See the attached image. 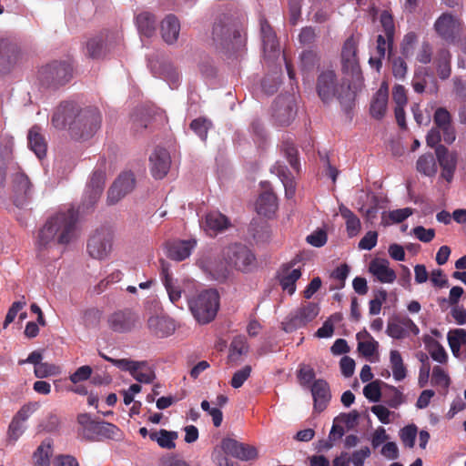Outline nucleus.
<instances>
[{
	"instance_id": "obj_15",
	"label": "nucleus",
	"mask_w": 466,
	"mask_h": 466,
	"mask_svg": "<svg viewBox=\"0 0 466 466\" xmlns=\"http://www.w3.org/2000/svg\"><path fill=\"white\" fill-rule=\"evenodd\" d=\"M138 321V315L129 309L116 310L107 319L110 329L119 333L132 330Z\"/></svg>"
},
{
	"instance_id": "obj_46",
	"label": "nucleus",
	"mask_w": 466,
	"mask_h": 466,
	"mask_svg": "<svg viewBox=\"0 0 466 466\" xmlns=\"http://www.w3.org/2000/svg\"><path fill=\"white\" fill-rule=\"evenodd\" d=\"M435 154L441 169L451 167H456L455 157L450 154L448 149L444 146L439 145L435 148Z\"/></svg>"
},
{
	"instance_id": "obj_21",
	"label": "nucleus",
	"mask_w": 466,
	"mask_h": 466,
	"mask_svg": "<svg viewBox=\"0 0 466 466\" xmlns=\"http://www.w3.org/2000/svg\"><path fill=\"white\" fill-rule=\"evenodd\" d=\"M433 122L435 127L441 130L443 140L451 144L456 135L450 112L445 107H438L433 115Z\"/></svg>"
},
{
	"instance_id": "obj_50",
	"label": "nucleus",
	"mask_w": 466,
	"mask_h": 466,
	"mask_svg": "<svg viewBox=\"0 0 466 466\" xmlns=\"http://www.w3.org/2000/svg\"><path fill=\"white\" fill-rule=\"evenodd\" d=\"M211 127V122L206 118L198 117L190 123V128L198 135L201 140L205 141L208 137V131Z\"/></svg>"
},
{
	"instance_id": "obj_61",
	"label": "nucleus",
	"mask_w": 466,
	"mask_h": 466,
	"mask_svg": "<svg viewBox=\"0 0 466 466\" xmlns=\"http://www.w3.org/2000/svg\"><path fill=\"white\" fill-rule=\"evenodd\" d=\"M386 332L390 337L397 339L407 336L396 318L388 322Z\"/></svg>"
},
{
	"instance_id": "obj_48",
	"label": "nucleus",
	"mask_w": 466,
	"mask_h": 466,
	"mask_svg": "<svg viewBox=\"0 0 466 466\" xmlns=\"http://www.w3.org/2000/svg\"><path fill=\"white\" fill-rule=\"evenodd\" d=\"M314 369L307 364L301 363L297 371L298 380L302 386H309L315 379Z\"/></svg>"
},
{
	"instance_id": "obj_45",
	"label": "nucleus",
	"mask_w": 466,
	"mask_h": 466,
	"mask_svg": "<svg viewBox=\"0 0 466 466\" xmlns=\"http://www.w3.org/2000/svg\"><path fill=\"white\" fill-rule=\"evenodd\" d=\"M281 150L283 151L286 158L288 159L290 167L296 171L299 170V160L298 157V149L296 148L294 143L289 140L283 141L281 146Z\"/></svg>"
},
{
	"instance_id": "obj_26",
	"label": "nucleus",
	"mask_w": 466,
	"mask_h": 466,
	"mask_svg": "<svg viewBox=\"0 0 466 466\" xmlns=\"http://www.w3.org/2000/svg\"><path fill=\"white\" fill-rule=\"evenodd\" d=\"M106 174L101 170H96L87 184L86 198H87L88 206H93L99 199L105 187Z\"/></svg>"
},
{
	"instance_id": "obj_7",
	"label": "nucleus",
	"mask_w": 466,
	"mask_h": 466,
	"mask_svg": "<svg viewBox=\"0 0 466 466\" xmlns=\"http://www.w3.org/2000/svg\"><path fill=\"white\" fill-rule=\"evenodd\" d=\"M72 66L65 61H53L39 70V81L48 88H58L69 82Z\"/></svg>"
},
{
	"instance_id": "obj_49",
	"label": "nucleus",
	"mask_w": 466,
	"mask_h": 466,
	"mask_svg": "<svg viewBox=\"0 0 466 466\" xmlns=\"http://www.w3.org/2000/svg\"><path fill=\"white\" fill-rule=\"evenodd\" d=\"M431 383L432 386H440L443 389H448L450 386V378L441 367L434 366Z\"/></svg>"
},
{
	"instance_id": "obj_58",
	"label": "nucleus",
	"mask_w": 466,
	"mask_h": 466,
	"mask_svg": "<svg viewBox=\"0 0 466 466\" xmlns=\"http://www.w3.org/2000/svg\"><path fill=\"white\" fill-rule=\"evenodd\" d=\"M392 74L395 78L403 80L407 75L408 66L404 59L400 56L392 59Z\"/></svg>"
},
{
	"instance_id": "obj_33",
	"label": "nucleus",
	"mask_w": 466,
	"mask_h": 466,
	"mask_svg": "<svg viewBox=\"0 0 466 466\" xmlns=\"http://www.w3.org/2000/svg\"><path fill=\"white\" fill-rule=\"evenodd\" d=\"M388 89L381 86L373 96L370 103V112L372 117L381 119L387 111Z\"/></svg>"
},
{
	"instance_id": "obj_18",
	"label": "nucleus",
	"mask_w": 466,
	"mask_h": 466,
	"mask_svg": "<svg viewBox=\"0 0 466 466\" xmlns=\"http://www.w3.org/2000/svg\"><path fill=\"white\" fill-rule=\"evenodd\" d=\"M221 448L225 453L241 461H251L258 457V450L256 447L238 442L234 439H223Z\"/></svg>"
},
{
	"instance_id": "obj_20",
	"label": "nucleus",
	"mask_w": 466,
	"mask_h": 466,
	"mask_svg": "<svg viewBox=\"0 0 466 466\" xmlns=\"http://www.w3.org/2000/svg\"><path fill=\"white\" fill-rule=\"evenodd\" d=\"M150 171L156 179L164 178L171 165L169 152L163 147H157L149 157Z\"/></svg>"
},
{
	"instance_id": "obj_16",
	"label": "nucleus",
	"mask_w": 466,
	"mask_h": 466,
	"mask_svg": "<svg viewBox=\"0 0 466 466\" xmlns=\"http://www.w3.org/2000/svg\"><path fill=\"white\" fill-rule=\"evenodd\" d=\"M116 363L119 369L129 371L132 377L141 383H151L156 378L154 370L146 361L122 359Z\"/></svg>"
},
{
	"instance_id": "obj_27",
	"label": "nucleus",
	"mask_w": 466,
	"mask_h": 466,
	"mask_svg": "<svg viewBox=\"0 0 466 466\" xmlns=\"http://www.w3.org/2000/svg\"><path fill=\"white\" fill-rule=\"evenodd\" d=\"M180 23L175 15H167L160 24V33L167 45L175 44L179 35Z\"/></svg>"
},
{
	"instance_id": "obj_35",
	"label": "nucleus",
	"mask_w": 466,
	"mask_h": 466,
	"mask_svg": "<svg viewBox=\"0 0 466 466\" xmlns=\"http://www.w3.org/2000/svg\"><path fill=\"white\" fill-rule=\"evenodd\" d=\"M428 78H431L432 85L429 86L428 92L431 94H436L438 91L437 81L431 77L426 69L421 68L416 70L411 81V86L414 91L418 94L423 93L427 88Z\"/></svg>"
},
{
	"instance_id": "obj_31",
	"label": "nucleus",
	"mask_w": 466,
	"mask_h": 466,
	"mask_svg": "<svg viewBox=\"0 0 466 466\" xmlns=\"http://www.w3.org/2000/svg\"><path fill=\"white\" fill-rule=\"evenodd\" d=\"M28 146L38 158L46 155L47 143L38 126H33L27 135Z\"/></svg>"
},
{
	"instance_id": "obj_52",
	"label": "nucleus",
	"mask_w": 466,
	"mask_h": 466,
	"mask_svg": "<svg viewBox=\"0 0 466 466\" xmlns=\"http://www.w3.org/2000/svg\"><path fill=\"white\" fill-rule=\"evenodd\" d=\"M416 435L417 427L414 424L404 427L400 433L402 443L409 448L414 447Z\"/></svg>"
},
{
	"instance_id": "obj_28",
	"label": "nucleus",
	"mask_w": 466,
	"mask_h": 466,
	"mask_svg": "<svg viewBox=\"0 0 466 466\" xmlns=\"http://www.w3.org/2000/svg\"><path fill=\"white\" fill-rule=\"evenodd\" d=\"M295 111L290 101L278 98L273 105V117L279 126H288L295 117Z\"/></svg>"
},
{
	"instance_id": "obj_47",
	"label": "nucleus",
	"mask_w": 466,
	"mask_h": 466,
	"mask_svg": "<svg viewBox=\"0 0 466 466\" xmlns=\"http://www.w3.org/2000/svg\"><path fill=\"white\" fill-rule=\"evenodd\" d=\"M387 387L389 392L384 394V402L390 408L396 409L404 402L403 394L394 386L387 385Z\"/></svg>"
},
{
	"instance_id": "obj_19",
	"label": "nucleus",
	"mask_w": 466,
	"mask_h": 466,
	"mask_svg": "<svg viewBox=\"0 0 466 466\" xmlns=\"http://www.w3.org/2000/svg\"><path fill=\"white\" fill-rule=\"evenodd\" d=\"M20 59L21 52L15 44L0 40V74L9 73Z\"/></svg>"
},
{
	"instance_id": "obj_40",
	"label": "nucleus",
	"mask_w": 466,
	"mask_h": 466,
	"mask_svg": "<svg viewBox=\"0 0 466 466\" xmlns=\"http://www.w3.org/2000/svg\"><path fill=\"white\" fill-rule=\"evenodd\" d=\"M248 351V345L244 336H236L229 346L228 359L231 362L239 360L242 355H246Z\"/></svg>"
},
{
	"instance_id": "obj_14",
	"label": "nucleus",
	"mask_w": 466,
	"mask_h": 466,
	"mask_svg": "<svg viewBox=\"0 0 466 466\" xmlns=\"http://www.w3.org/2000/svg\"><path fill=\"white\" fill-rule=\"evenodd\" d=\"M136 186L135 176L132 172H123L115 180L107 192V203L115 205L126 195L129 194Z\"/></svg>"
},
{
	"instance_id": "obj_5",
	"label": "nucleus",
	"mask_w": 466,
	"mask_h": 466,
	"mask_svg": "<svg viewBox=\"0 0 466 466\" xmlns=\"http://www.w3.org/2000/svg\"><path fill=\"white\" fill-rule=\"evenodd\" d=\"M123 35L118 31L103 30L86 42V55L96 60L115 56L123 49Z\"/></svg>"
},
{
	"instance_id": "obj_3",
	"label": "nucleus",
	"mask_w": 466,
	"mask_h": 466,
	"mask_svg": "<svg viewBox=\"0 0 466 466\" xmlns=\"http://www.w3.org/2000/svg\"><path fill=\"white\" fill-rule=\"evenodd\" d=\"M212 40L217 49L226 53L238 52L246 44V33L238 16L222 15L214 23Z\"/></svg>"
},
{
	"instance_id": "obj_43",
	"label": "nucleus",
	"mask_w": 466,
	"mask_h": 466,
	"mask_svg": "<svg viewBox=\"0 0 466 466\" xmlns=\"http://www.w3.org/2000/svg\"><path fill=\"white\" fill-rule=\"evenodd\" d=\"M417 170L428 177L434 176L437 172L434 156L431 153L420 156L417 160Z\"/></svg>"
},
{
	"instance_id": "obj_41",
	"label": "nucleus",
	"mask_w": 466,
	"mask_h": 466,
	"mask_svg": "<svg viewBox=\"0 0 466 466\" xmlns=\"http://www.w3.org/2000/svg\"><path fill=\"white\" fill-rule=\"evenodd\" d=\"M436 61L439 76L441 79L449 78L451 73L450 51L445 48L439 50Z\"/></svg>"
},
{
	"instance_id": "obj_13",
	"label": "nucleus",
	"mask_w": 466,
	"mask_h": 466,
	"mask_svg": "<svg viewBox=\"0 0 466 466\" xmlns=\"http://www.w3.org/2000/svg\"><path fill=\"white\" fill-rule=\"evenodd\" d=\"M380 21L384 35H379L377 36L376 54L380 55V57H385L386 51H388L389 56H390V53L392 51L394 43L395 25L392 15L387 11H383L381 13Z\"/></svg>"
},
{
	"instance_id": "obj_38",
	"label": "nucleus",
	"mask_w": 466,
	"mask_h": 466,
	"mask_svg": "<svg viewBox=\"0 0 466 466\" xmlns=\"http://www.w3.org/2000/svg\"><path fill=\"white\" fill-rule=\"evenodd\" d=\"M341 217L346 220V230L350 238L355 237L360 230V218L347 207L341 205L339 207Z\"/></svg>"
},
{
	"instance_id": "obj_8",
	"label": "nucleus",
	"mask_w": 466,
	"mask_h": 466,
	"mask_svg": "<svg viewBox=\"0 0 466 466\" xmlns=\"http://www.w3.org/2000/svg\"><path fill=\"white\" fill-rule=\"evenodd\" d=\"M113 242L114 233L111 228L106 227L96 228L87 241V253L95 259H105L113 249Z\"/></svg>"
},
{
	"instance_id": "obj_39",
	"label": "nucleus",
	"mask_w": 466,
	"mask_h": 466,
	"mask_svg": "<svg viewBox=\"0 0 466 466\" xmlns=\"http://www.w3.org/2000/svg\"><path fill=\"white\" fill-rule=\"evenodd\" d=\"M137 28L143 35L152 36L156 32V17L148 12L140 13L137 18Z\"/></svg>"
},
{
	"instance_id": "obj_32",
	"label": "nucleus",
	"mask_w": 466,
	"mask_h": 466,
	"mask_svg": "<svg viewBox=\"0 0 466 466\" xmlns=\"http://www.w3.org/2000/svg\"><path fill=\"white\" fill-rule=\"evenodd\" d=\"M230 226L229 219L219 211H210L205 216L204 228L210 234H217Z\"/></svg>"
},
{
	"instance_id": "obj_24",
	"label": "nucleus",
	"mask_w": 466,
	"mask_h": 466,
	"mask_svg": "<svg viewBox=\"0 0 466 466\" xmlns=\"http://www.w3.org/2000/svg\"><path fill=\"white\" fill-rule=\"evenodd\" d=\"M197 245L195 239L174 240L167 243V257L173 260L182 261L188 258Z\"/></svg>"
},
{
	"instance_id": "obj_62",
	"label": "nucleus",
	"mask_w": 466,
	"mask_h": 466,
	"mask_svg": "<svg viewBox=\"0 0 466 466\" xmlns=\"http://www.w3.org/2000/svg\"><path fill=\"white\" fill-rule=\"evenodd\" d=\"M307 242L313 247L320 248L323 247L328 240L327 233L319 229L309 235L306 238Z\"/></svg>"
},
{
	"instance_id": "obj_12",
	"label": "nucleus",
	"mask_w": 466,
	"mask_h": 466,
	"mask_svg": "<svg viewBox=\"0 0 466 466\" xmlns=\"http://www.w3.org/2000/svg\"><path fill=\"white\" fill-rule=\"evenodd\" d=\"M224 258L229 268L248 271L255 262V256L246 246L232 244L224 249Z\"/></svg>"
},
{
	"instance_id": "obj_59",
	"label": "nucleus",
	"mask_w": 466,
	"mask_h": 466,
	"mask_svg": "<svg viewBox=\"0 0 466 466\" xmlns=\"http://www.w3.org/2000/svg\"><path fill=\"white\" fill-rule=\"evenodd\" d=\"M432 57V47L431 45L428 41H424L421 43L417 55L416 59L418 62L427 65L431 63Z\"/></svg>"
},
{
	"instance_id": "obj_42",
	"label": "nucleus",
	"mask_w": 466,
	"mask_h": 466,
	"mask_svg": "<svg viewBox=\"0 0 466 466\" xmlns=\"http://www.w3.org/2000/svg\"><path fill=\"white\" fill-rule=\"evenodd\" d=\"M390 361L393 378L399 381L404 380L407 375V370L404 366L402 357L398 350H392L390 351Z\"/></svg>"
},
{
	"instance_id": "obj_23",
	"label": "nucleus",
	"mask_w": 466,
	"mask_h": 466,
	"mask_svg": "<svg viewBox=\"0 0 466 466\" xmlns=\"http://www.w3.org/2000/svg\"><path fill=\"white\" fill-rule=\"evenodd\" d=\"M310 390L314 401V410L318 412L323 411L331 398L329 383L322 379L315 380Z\"/></svg>"
},
{
	"instance_id": "obj_60",
	"label": "nucleus",
	"mask_w": 466,
	"mask_h": 466,
	"mask_svg": "<svg viewBox=\"0 0 466 466\" xmlns=\"http://www.w3.org/2000/svg\"><path fill=\"white\" fill-rule=\"evenodd\" d=\"M301 70L310 71L318 65V57L312 51H304L300 56Z\"/></svg>"
},
{
	"instance_id": "obj_11",
	"label": "nucleus",
	"mask_w": 466,
	"mask_h": 466,
	"mask_svg": "<svg viewBox=\"0 0 466 466\" xmlns=\"http://www.w3.org/2000/svg\"><path fill=\"white\" fill-rule=\"evenodd\" d=\"M360 38V34H352L346 39L341 50L342 71L352 77H359L360 75V66L358 57Z\"/></svg>"
},
{
	"instance_id": "obj_63",
	"label": "nucleus",
	"mask_w": 466,
	"mask_h": 466,
	"mask_svg": "<svg viewBox=\"0 0 466 466\" xmlns=\"http://www.w3.org/2000/svg\"><path fill=\"white\" fill-rule=\"evenodd\" d=\"M60 425V419L56 414L50 413L40 424L43 431L47 432H55L58 430Z\"/></svg>"
},
{
	"instance_id": "obj_34",
	"label": "nucleus",
	"mask_w": 466,
	"mask_h": 466,
	"mask_svg": "<svg viewBox=\"0 0 466 466\" xmlns=\"http://www.w3.org/2000/svg\"><path fill=\"white\" fill-rule=\"evenodd\" d=\"M301 277L300 268H292V265H285L279 279V284L283 290L292 295L296 290V282Z\"/></svg>"
},
{
	"instance_id": "obj_10",
	"label": "nucleus",
	"mask_w": 466,
	"mask_h": 466,
	"mask_svg": "<svg viewBox=\"0 0 466 466\" xmlns=\"http://www.w3.org/2000/svg\"><path fill=\"white\" fill-rule=\"evenodd\" d=\"M433 28L442 40L456 44L463 29V24L459 17L446 12L436 19Z\"/></svg>"
},
{
	"instance_id": "obj_29",
	"label": "nucleus",
	"mask_w": 466,
	"mask_h": 466,
	"mask_svg": "<svg viewBox=\"0 0 466 466\" xmlns=\"http://www.w3.org/2000/svg\"><path fill=\"white\" fill-rule=\"evenodd\" d=\"M369 269L381 283H393L396 279V273L389 267L387 259H373L370 263Z\"/></svg>"
},
{
	"instance_id": "obj_53",
	"label": "nucleus",
	"mask_w": 466,
	"mask_h": 466,
	"mask_svg": "<svg viewBox=\"0 0 466 466\" xmlns=\"http://www.w3.org/2000/svg\"><path fill=\"white\" fill-rule=\"evenodd\" d=\"M363 394L370 401H379L381 398L380 381L375 380L367 384L363 389Z\"/></svg>"
},
{
	"instance_id": "obj_51",
	"label": "nucleus",
	"mask_w": 466,
	"mask_h": 466,
	"mask_svg": "<svg viewBox=\"0 0 466 466\" xmlns=\"http://www.w3.org/2000/svg\"><path fill=\"white\" fill-rule=\"evenodd\" d=\"M278 175L280 177L285 187V195L288 198H291L295 195V182L286 173V167L279 166L278 167Z\"/></svg>"
},
{
	"instance_id": "obj_2",
	"label": "nucleus",
	"mask_w": 466,
	"mask_h": 466,
	"mask_svg": "<svg viewBox=\"0 0 466 466\" xmlns=\"http://www.w3.org/2000/svg\"><path fill=\"white\" fill-rule=\"evenodd\" d=\"M78 211L74 208L59 210L40 228L35 246L38 252L48 250L56 244L67 245L76 238Z\"/></svg>"
},
{
	"instance_id": "obj_1",
	"label": "nucleus",
	"mask_w": 466,
	"mask_h": 466,
	"mask_svg": "<svg viewBox=\"0 0 466 466\" xmlns=\"http://www.w3.org/2000/svg\"><path fill=\"white\" fill-rule=\"evenodd\" d=\"M102 116L96 107H82L74 101H63L54 110L51 124L58 130H67L72 139L87 140L101 127Z\"/></svg>"
},
{
	"instance_id": "obj_9",
	"label": "nucleus",
	"mask_w": 466,
	"mask_h": 466,
	"mask_svg": "<svg viewBox=\"0 0 466 466\" xmlns=\"http://www.w3.org/2000/svg\"><path fill=\"white\" fill-rule=\"evenodd\" d=\"M319 313V307L314 302H304L294 311L290 312L282 322L283 329L286 332L305 327L308 323L316 319Z\"/></svg>"
},
{
	"instance_id": "obj_44",
	"label": "nucleus",
	"mask_w": 466,
	"mask_h": 466,
	"mask_svg": "<svg viewBox=\"0 0 466 466\" xmlns=\"http://www.w3.org/2000/svg\"><path fill=\"white\" fill-rule=\"evenodd\" d=\"M0 167L14 172L19 169V165L14 160L13 150L6 145L0 144Z\"/></svg>"
},
{
	"instance_id": "obj_56",
	"label": "nucleus",
	"mask_w": 466,
	"mask_h": 466,
	"mask_svg": "<svg viewBox=\"0 0 466 466\" xmlns=\"http://www.w3.org/2000/svg\"><path fill=\"white\" fill-rule=\"evenodd\" d=\"M366 336L370 339L366 341H360L358 343V350L364 357H371L375 354L378 349V342L373 339V338L368 333L365 332Z\"/></svg>"
},
{
	"instance_id": "obj_17",
	"label": "nucleus",
	"mask_w": 466,
	"mask_h": 466,
	"mask_svg": "<svg viewBox=\"0 0 466 466\" xmlns=\"http://www.w3.org/2000/svg\"><path fill=\"white\" fill-rule=\"evenodd\" d=\"M12 187L15 194V204L19 207L23 206L25 199L31 198L33 193V184L28 176L22 171L19 167L18 170H15L11 175Z\"/></svg>"
},
{
	"instance_id": "obj_6",
	"label": "nucleus",
	"mask_w": 466,
	"mask_h": 466,
	"mask_svg": "<svg viewBox=\"0 0 466 466\" xmlns=\"http://www.w3.org/2000/svg\"><path fill=\"white\" fill-rule=\"evenodd\" d=\"M188 308L199 324H208L217 316L219 295L216 289H205L188 299Z\"/></svg>"
},
{
	"instance_id": "obj_37",
	"label": "nucleus",
	"mask_w": 466,
	"mask_h": 466,
	"mask_svg": "<svg viewBox=\"0 0 466 466\" xmlns=\"http://www.w3.org/2000/svg\"><path fill=\"white\" fill-rule=\"evenodd\" d=\"M53 455V441L46 439L34 452L35 466H50V458Z\"/></svg>"
},
{
	"instance_id": "obj_64",
	"label": "nucleus",
	"mask_w": 466,
	"mask_h": 466,
	"mask_svg": "<svg viewBox=\"0 0 466 466\" xmlns=\"http://www.w3.org/2000/svg\"><path fill=\"white\" fill-rule=\"evenodd\" d=\"M370 448L365 446L352 452L350 458V462H352L354 466H363L365 460L370 456Z\"/></svg>"
},
{
	"instance_id": "obj_36",
	"label": "nucleus",
	"mask_w": 466,
	"mask_h": 466,
	"mask_svg": "<svg viewBox=\"0 0 466 466\" xmlns=\"http://www.w3.org/2000/svg\"><path fill=\"white\" fill-rule=\"evenodd\" d=\"M177 431H170L161 429L158 431H152L149 434L151 441H156L159 447L167 450H172L176 447L175 441L177 439Z\"/></svg>"
},
{
	"instance_id": "obj_4",
	"label": "nucleus",
	"mask_w": 466,
	"mask_h": 466,
	"mask_svg": "<svg viewBox=\"0 0 466 466\" xmlns=\"http://www.w3.org/2000/svg\"><path fill=\"white\" fill-rule=\"evenodd\" d=\"M316 89L323 103L337 98L345 112H349L354 106L356 93L351 88L350 81H339L333 70H326L319 74Z\"/></svg>"
},
{
	"instance_id": "obj_30",
	"label": "nucleus",
	"mask_w": 466,
	"mask_h": 466,
	"mask_svg": "<svg viewBox=\"0 0 466 466\" xmlns=\"http://www.w3.org/2000/svg\"><path fill=\"white\" fill-rule=\"evenodd\" d=\"M277 209V197L272 191L266 190L259 195L256 203L258 214L269 218L275 215Z\"/></svg>"
},
{
	"instance_id": "obj_55",
	"label": "nucleus",
	"mask_w": 466,
	"mask_h": 466,
	"mask_svg": "<svg viewBox=\"0 0 466 466\" xmlns=\"http://www.w3.org/2000/svg\"><path fill=\"white\" fill-rule=\"evenodd\" d=\"M38 402H28L23 405L20 410L15 414L13 419L25 422L35 411L39 409Z\"/></svg>"
},
{
	"instance_id": "obj_25",
	"label": "nucleus",
	"mask_w": 466,
	"mask_h": 466,
	"mask_svg": "<svg viewBox=\"0 0 466 466\" xmlns=\"http://www.w3.org/2000/svg\"><path fill=\"white\" fill-rule=\"evenodd\" d=\"M149 331L158 337L165 338L171 335L176 329L174 320L165 316H151L147 319Z\"/></svg>"
},
{
	"instance_id": "obj_57",
	"label": "nucleus",
	"mask_w": 466,
	"mask_h": 466,
	"mask_svg": "<svg viewBox=\"0 0 466 466\" xmlns=\"http://www.w3.org/2000/svg\"><path fill=\"white\" fill-rule=\"evenodd\" d=\"M418 40V36L414 32H409L403 37L401 44V54L406 58L410 56L413 54V46Z\"/></svg>"
},
{
	"instance_id": "obj_54",
	"label": "nucleus",
	"mask_w": 466,
	"mask_h": 466,
	"mask_svg": "<svg viewBox=\"0 0 466 466\" xmlns=\"http://www.w3.org/2000/svg\"><path fill=\"white\" fill-rule=\"evenodd\" d=\"M251 370L252 369L249 365H246L241 370H237L232 376L230 385L234 389L240 388L250 376Z\"/></svg>"
},
{
	"instance_id": "obj_22",
	"label": "nucleus",
	"mask_w": 466,
	"mask_h": 466,
	"mask_svg": "<svg viewBox=\"0 0 466 466\" xmlns=\"http://www.w3.org/2000/svg\"><path fill=\"white\" fill-rule=\"evenodd\" d=\"M259 24L264 55L268 58H273L279 54L276 33L265 18H261Z\"/></svg>"
}]
</instances>
